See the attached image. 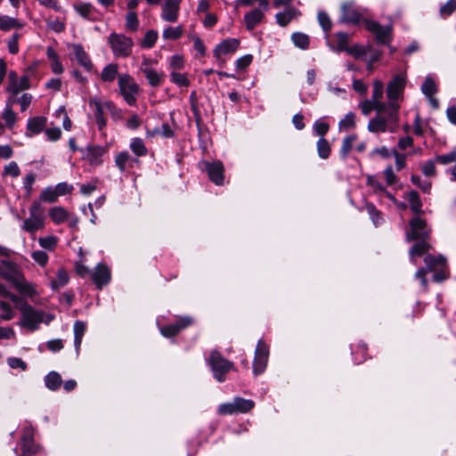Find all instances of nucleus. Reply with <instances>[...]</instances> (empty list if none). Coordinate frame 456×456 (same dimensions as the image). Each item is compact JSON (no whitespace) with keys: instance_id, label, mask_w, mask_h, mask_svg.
Wrapping results in <instances>:
<instances>
[{"instance_id":"obj_1","label":"nucleus","mask_w":456,"mask_h":456,"mask_svg":"<svg viewBox=\"0 0 456 456\" xmlns=\"http://www.w3.org/2000/svg\"><path fill=\"white\" fill-rule=\"evenodd\" d=\"M407 83L406 74L402 72L395 75L387 83L386 95L388 103V113L386 120L383 118L374 117L370 119L367 128L373 134L395 133L399 126L400 102L403 100L404 89Z\"/></svg>"},{"instance_id":"obj_2","label":"nucleus","mask_w":456,"mask_h":456,"mask_svg":"<svg viewBox=\"0 0 456 456\" xmlns=\"http://www.w3.org/2000/svg\"><path fill=\"white\" fill-rule=\"evenodd\" d=\"M0 276L12 283L16 289L25 296L33 297L37 293L35 286L25 280L17 265L11 261H0Z\"/></svg>"},{"instance_id":"obj_3","label":"nucleus","mask_w":456,"mask_h":456,"mask_svg":"<svg viewBox=\"0 0 456 456\" xmlns=\"http://www.w3.org/2000/svg\"><path fill=\"white\" fill-rule=\"evenodd\" d=\"M18 309L21 313V319L18 323L19 326L29 331L37 330L42 322L50 323L53 319V315L46 314L41 310H37L28 304H21L18 305Z\"/></svg>"},{"instance_id":"obj_4","label":"nucleus","mask_w":456,"mask_h":456,"mask_svg":"<svg viewBox=\"0 0 456 456\" xmlns=\"http://www.w3.org/2000/svg\"><path fill=\"white\" fill-rule=\"evenodd\" d=\"M118 91L124 101L130 106L136 103L140 93V86L128 73H122L118 80Z\"/></svg>"},{"instance_id":"obj_5","label":"nucleus","mask_w":456,"mask_h":456,"mask_svg":"<svg viewBox=\"0 0 456 456\" xmlns=\"http://www.w3.org/2000/svg\"><path fill=\"white\" fill-rule=\"evenodd\" d=\"M89 106L94 110V116L99 130H102L106 125V119L104 118L105 110H109L113 116L119 113V110L111 101H102L99 97H92L88 101Z\"/></svg>"},{"instance_id":"obj_6","label":"nucleus","mask_w":456,"mask_h":456,"mask_svg":"<svg viewBox=\"0 0 456 456\" xmlns=\"http://www.w3.org/2000/svg\"><path fill=\"white\" fill-rule=\"evenodd\" d=\"M108 44L116 58H126L133 51L134 41L131 37L121 33H110L108 37Z\"/></svg>"},{"instance_id":"obj_7","label":"nucleus","mask_w":456,"mask_h":456,"mask_svg":"<svg viewBox=\"0 0 456 456\" xmlns=\"http://www.w3.org/2000/svg\"><path fill=\"white\" fill-rule=\"evenodd\" d=\"M31 87L30 77L28 75L19 77L17 72L11 70L8 73L7 85L5 91L8 94L7 99L16 102V96L22 91Z\"/></svg>"},{"instance_id":"obj_8","label":"nucleus","mask_w":456,"mask_h":456,"mask_svg":"<svg viewBox=\"0 0 456 456\" xmlns=\"http://www.w3.org/2000/svg\"><path fill=\"white\" fill-rule=\"evenodd\" d=\"M45 226L44 210L39 202H33L29 208V216L23 221L22 230L34 234Z\"/></svg>"},{"instance_id":"obj_9","label":"nucleus","mask_w":456,"mask_h":456,"mask_svg":"<svg viewBox=\"0 0 456 456\" xmlns=\"http://www.w3.org/2000/svg\"><path fill=\"white\" fill-rule=\"evenodd\" d=\"M208 363L218 382H224L225 380V374L233 369V363L224 358L221 354L216 350L210 353Z\"/></svg>"},{"instance_id":"obj_10","label":"nucleus","mask_w":456,"mask_h":456,"mask_svg":"<svg viewBox=\"0 0 456 456\" xmlns=\"http://www.w3.org/2000/svg\"><path fill=\"white\" fill-rule=\"evenodd\" d=\"M255 406V403L250 399L235 397L232 402L220 404L218 413L221 415H232L239 413H247Z\"/></svg>"},{"instance_id":"obj_11","label":"nucleus","mask_w":456,"mask_h":456,"mask_svg":"<svg viewBox=\"0 0 456 456\" xmlns=\"http://www.w3.org/2000/svg\"><path fill=\"white\" fill-rule=\"evenodd\" d=\"M410 231L406 232V240H428L431 229L428 226L425 219L416 216L410 221Z\"/></svg>"},{"instance_id":"obj_12","label":"nucleus","mask_w":456,"mask_h":456,"mask_svg":"<svg viewBox=\"0 0 456 456\" xmlns=\"http://www.w3.org/2000/svg\"><path fill=\"white\" fill-rule=\"evenodd\" d=\"M365 28L373 34L376 40L383 45H388L392 38V25L382 26L379 23L370 20H364Z\"/></svg>"},{"instance_id":"obj_13","label":"nucleus","mask_w":456,"mask_h":456,"mask_svg":"<svg viewBox=\"0 0 456 456\" xmlns=\"http://www.w3.org/2000/svg\"><path fill=\"white\" fill-rule=\"evenodd\" d=\"M155 62L156 61L153 59L143 58L140 66V71L144 74L148 83L153 87L160 86L165 78V74L163 72H159L151 67V64Z\"/></svg>"},{"instance_id":"obj_14","label":"nucleus","mask_w":456,"mask_h":456,"mask_svg":"<svg viewBox=\"0 0 456 456\" xmlns=\"http://www.w3.org/2000/svg\"><path fill=\"white\" fill-rule=\"evenodd\" d=\"M268 346L263 340H259L255 351L253 362V372L255 375H259L265 371L268 362Z\"/></svg>"},{"instance_id":"obj_15","label":"nucleus","mask_w":456,"mask_h":456,"mask_svg":"<svg viewBox=\"0 0 456 456\" xmlns=\"http://www.w3.org/2000/svg\"><path fill=\"white\" fill-rule=\"evenodd\" d=\"M362 16V10L354 1L348 0L341 5L340 21L344 23H357Z\"/></svg>"},{"instance_id":"obj_16","label":"nucleus","mask_w":456,"mask_h":456,"mask_svg":"<svg viewBox=\"0 0 456 456\" xmlns=\"http://www.w3.org/2000/svg\"><path fill=\"white\" fill-rule=\"evenodd\" d=\"M181 0H165L161 5L160 17L164 21L174 23L178 20Z\"/></svg>"},{"instance_id":"obj_17","label":"nucleus","mask_w":456,"mask_h":456,"mask_svg":"<svg viewBox=\"0 0 456 456\" xmlns=\"http://www.w3.org/2000/svg\"><path fill=\"white\" fill-rule=\"evenodd\" d=\"M203 165L209 179L216 185H223L224 181L223 163L221 161H205Z\"/></svg>"},{"instance_id":"obj_18","label":"nucleus","mask_w":456,"mask_h":456,"mask_svg":"<svg viewBox=\"0 0 456 456\" xmlns=\"http://www.w3.org/2000/svg\"><path fill=\"white\" fill-rule=\"evenodd\" d=\"M68 47L75 56V59L77 60L79 65H81L88 72L93 70L94 64L89 55L84 50L81 45L71 44Z\"/></svg>"},{"instance_id":"obj_19","label":"nucleus","mask_w":456,"mask_h":456,"mask_svg":"<svg viewBox=\"0 0 456 456\" xmlns=\"http://www.w3.org/2000/svg\"><path fill=\"white\" fill-rule=\"evenodd\" d=\"M269 8H262L256 7L251 11L248 12L244 15V21L248 30L254 29L257 25H259L264 18L265 13L268 11Z\"/></svg>"},{"instance_id":"obj_20","label":"nucleus","mask_w":456,"mask_h":456,"mask_svg":"<svg viewBox=\"0 0 456 456\" xmlns=\"http://www.w3.org/2000/svg\"><path fill=\"white\" fill-rule=\"evenodd\" d=\"M240 46V41L237 38H227L218 44L214 49V55L216 59L233 53Z\"/></svg>"},{"instance_id":"obj_21","label":"nucleus","mask_w":456,"mask_h":456,"mask_svg":"<svg viewBox=\"0 0 456 456\" xmlns=\"http://www.w3.org/2000/svg\"><path fill=\"white\" fill-rule=\"evenodd\" d=\"M384 97V84L379 79H374L372 81V92L371 97L370 98L375 102L379 108L385 110L386 114L388 113V103L383 101Z\"/></svg>"},{"instance_id":"obj_22","label":"nucleus","mask_w":456,"mask_h":456,"mask_svg":"<svg viewBox=\"0 0 456 456\" xmlns=\"http://www.w3.org/2000/svg\"><path fill=\"white\" fill-rule=\"evenodd\" d=\"M20 445L22 449L21 456H31L38 451V447L33 441V430L31 428H26L22 433Z\"/></svg>"},{"instance_id":"obj_23","label":"nucleus","mask_w":456,"mask_h":456,"mask_svg":"<svg viewBox=\"0 0 456 456\" xmlns=\"http://www.w3.org/2000/svg\"><path fill=\"white\" fill-rule=\"evenodd\" d=\"M47 119L43 116H36L28 119L26 136L32 137L35 134H40L45 131Z\"/></svg>"},{"instance_id":"obj_24","label":"nucleus","mask_w":456,"mask_h":456,"mask_svg":"<svg viewBox=\"0 0 456 456\" xmlns=\"http://www.w3.org/2000/svg\"><path fill=\"white\" fill-rule=\"evenodd\" d=\"M106 150L102 146H88L86 148L84 159L91 166H100L102 163V157L105 154Z\"/></svg>"},{"instance_id":"obj_25","label":"nucleus","mask_w":456,"mask_h":456,"mask_svg":"<svg viewBox=\"0 0 456 456\" xmlns=\"http://www.w3.org/2000/svg\"><path fill=\"white\" fill-rule=\"evenodd\" d=\"M192 320L190 317L180 318L175 324H170L160 329V333L166 338H171L179 333L183 329L190 326Z\"/></svg>"},{"instance_id":"obj_26","label":"nucleus","mask_w":456,"mask_h":456,"mask_svg":"<svg viewBox=\"0 0 456 456\" xmlns=\"http://www.w3.org/2000/svg\"><path fill=\"white\" fill-rule=\"evenodd\" d=\"M91 276L95 285L102 288L110 281V271L105 265L98 264Z\"/></svg>"},{"instance_id":"obj_27","label":"nucleus","mask_w":456,"mask_h":456,"mask_svg":"<svg viewBox=\"0 0 456 456\" xmlns=\"http://www.w3.org/2000/svg\"><path fill=\"white\" fill-rule=\"evenodd\" d=\"M16 103V102L12 100L6 99L4 108L2 111V118L4 123V127L6 126L9 129L13 128L17 120V114L12 110V106Z\"/></svg>"},{"instance_id":"obj_28","label":"nucleus","mask_w":456,"mask_h":456,"mask_svg":"<svg viewBox=\"0 0 456 456\" xmlns=\"http://www.w3.org/2000/svg\"><path fill=\"white\" fill-rule=\"evenodd\" d=\"M359 108L364 116H368L372 110H375L377 112L375 117L380 116V118H383L385 120L387 118L385 110L379 108V106H378L370 99H365L364 101H362L359 103Z\"/></svg>"},{"instance_id":"obj_29","label":"nucleus","mask_w":456,"mask_h":456,"mask_svg":"<svg viewBox=\"0 0 456 456\" xmlns=\"http://www.w3.org/2000/svg\"><path fill=\"white\" fill-rule=\"evenodd\" d=\"M118 65L117 63H108L105 65L100 74V77L104 83H112L116 78L118 79Z\"/></svg>"},{"instance_id":"obj_30","label":"nucleus","mask_w":456,"mask_h":456,"mask_svg":"<svg viewBox=\"0 0 456 456\" xmlns=\"http://www.w3.org/2000/svg\"><path fill=\"white\" fill-rule=\"evenodd\" d=\"M136 161L127 151H122L115 158V164L120 172H125L127 168L132 167Z\"/></svg>"},{"instance_id":"obj_31","label":"nucleus","mask_w":456,"mask_h":456,"mask_svg":"<svg viewBox=\"0 0 456 456\" xmlns=\"http://www.w3.org/2000/svg\"><path fill=\"white\" fill-rule=\"evenodd\" d=\"M24 23L16 18L8 15H0V29L3 31H9L11 29L22 28Z\"/></svg>"},{"instance_id":"obj_32","label":"nucleus","mask_w":456,"mask_h":456,"mask_svg":"<svg viewBox=\"0 0 456 456\" xmlns=\"http://www.w3.org/2000/svg\"><path fill=\"white\" fill-rule=\"evenodd\" d=\"M299 12L295 8H288L284 12L276 14V20L280 26H287L292 20L299 15Z\"/></svg>"},{"instance_id":"obj_33","label":"nucleus","mask_w":456,"mask_h":456,"mask_svg":"<svg viewBox=\"0 0 456 456\" xmlns=\"http://www.w3.org/2000/svg\"><path fill=\"white\" fill-rule=\"evenodd\" d=\"M86 330V324L84 322L77 321L74 323V346L77 354H78L82 338Z\"/></svg>"},{"instance_id":"obj_34","label":"nucleus","mask_w":456,"mask_h":456,"mask_svg":"<svg viewBox=\"0 0 456 456\" xmlns=\"http://www.w3.org/2000/svg\"><path fill=\"white\" fill-rule=\"evenodd\" d=\"M426 268L429 272L436 271L437 268H443L445 265L446 259L443 256H435L432 255H427L424 258Z\"/></svg>"},{"instance_id":"obj_35","label":"nucleus","mask_w":456,"mask_h":456,"mask_svg":"<svg viewBox=\"0 0 456 456\" xmlns=\"http://www.w3.org/2000/svg\"><path fill=\"white\" fill-rule=\"evenodd\" d=\"M49 216L54 224H60L68 219L69 212L62 207H53L49 209Z\"/></svg>"},{"instance_id":"obj_36","label":"nucleus","mask_w":456,"mask_h":456,"mask_svg":"<svg viewBox=\"0 0 456 456\" xmlns=\"http://www.w3.org/2000/svg\"><path fill=\"white\" fill-rule=\"evenodd\" d=\"M69 281V275L68 272L63 268H59L56 273V279L52 280L50 285L53 290H57L68 284Z\"/></svg>"},{"instance_id":"obj_37","label":"nucleus","mask_w":456,"mask_h":456,"mask_svg":"<svg viewBox=\"0 0 456 456\" xmlns=\"http://www.w3.org/2000/svg\"><path fill=\"white\" fill-rule=\"evenodd\" d=\"M427 240H421L420 242L415 243L409 251L411 261L415 264V257L424 255L429 248L430 245L426 241Z\"/></svg>"},{"instance_id":"obj_38","label":"nucleus","mask_w":456,"mask_h":456,"mask_svg":"<svg viewBox=\"0 0 456 456\" xmlns=\"http://www.w3.org/2000/svg\"><path fill=\"white\" fill-rule=\"evenodd\" d=\"M411 211L417 215L422 213V202L419 194L416 191H411L407 194Z\"/></svg>"},{"instance_id":"obj_39","label":"nucleus","mask_w":456,"mask_h":456,"mask_svg":"<svg viewBox=\"0 0 456 456\" xmlns=\"http://www.w3.org/2000/svg\"><path fill=\"white\" fill-rule=\"evenodd\" d=\"M45 383L50 390H57L61 385V377L56 371H51L45 378Z\"/></svg>"},{"instance_id":"obj_40","label":"nucleus","mask_w":456,"mask_h":456,"mask_svg":"<svg viewBox=\"0 0 456 456\" xmlns=\"http://www.w3.org/2000/svg\"><path fill=\"white\" fill-rule=\"evenodd\" d=\"M183 33L182 25L176 27H167L163 30L162 37L165 40H177Z\"/></svg>"},{"instance_id":"obj_41","label":"nucleus","mask_w":456,"mask_h":456,"mask_svg":"<svg viewBox=\"0 0 456 456\" xmlns=\"http://www.w3.org/2000/svg\"><path fill=\"white\" fill-rule=\"evenodd\" d=\"M139 19L135 12L130 11L126 15V29L130 32H136L139 29Z\"/></svg>"},{"instance_id":"obj_42","label":"nucleus","mask_w":456,"mask_h":456,"mask_svg":"<svg viewBox=\"0 0 456 456\" xmlns=\"http://www.w3.org/2000/svg\"><path fill=\"white\" fill-rule=\"evenodd\" d=\"M291 40L293 44L303 50H305L309 46V37L306 34L301 32H295L291 36Z\"/></svg>"},{"instance_id":"obj_43","label":"nucleus","mask_w":456,"mask_h":456,"mask_svg":"<svg viewBox=\"0 0 456 456\" xmlns=\"http://www.w3.org/2000/svg\"><path fill=\"white\" fill-rule=\"evenodd\" d=\"M130 149L138 157L146 155L148 151L143 140L141 138H134L130 142Z\"/></svg>"},{"instance_id":"obj_44","label":"nucleus","mask_w":456,"mask_h":456,"mask_svg":"<svg viewBox=\"0 0 456 456\" xmlns=\"http://www.w3.org/2000/svg\"><path fill=\"white\" fill-rule=\"evenodd\" d=\"M421 92L426 96H433L437 92L435 80L431 77H427L421 86Z\"/></svg>"},{"instance_id":"obj_45","label":"nucleus","mask_w":456,"mask_h":456,"mask_svg":"<svg viewBox=\"0 0 456 456\" xmlns=\"http://www.w3.org/2000/svg\"><path fill=\"white\" fill-rule=\"evenodd\" d=\"M355 126V115L353 112H348L343 119L338 123L340 131H348Z\"/></svg>"},{"instance_id":"obj_46","label":"nucleus","mask_w":456,"mask_h":456,"mask_svg":"<svg viewBox=\"0 0 456 456\" xmlns=\"http://www.w3.org/2000/svg\"><path fill=\"white\" fill-rule=\"evenodd\" d=\"M170 81L180 87H187L190 85L187 75L177 71H172L170 73Z\"/></svg>"},{"instance_id":"obj_47","label":"nucleus","mask_w":456,"mask_h":456,"mask_svg":"<svg viewBox=\"0 0 456 456\" xmlns=\"http://www.w3.org/2000/svg\"><path fill=\"white\" fill-rule=\"evenodd\" d=\"M38 243L41 248L49 251L54 250L58 244V239L55 236L50 235L38 238Z\"/></svg>"},{"instance_id":"obj_48","label":"nucleus","mask_w":456,"mask_h":456,"mask_svg":"<svg viewBox=\"0 0 456 456\" xmlns=\"http://www.w3.org/2000/svg\"><path fill=\"white\" fill-rule=\"evenodd\" d=\"M317 151L321 159H326L330 154V147L329 142L324 137H320L317 142Z\"/></svg>"},{"instance_id":"obj_49","label":"nucleus","mask_w":456,"mask_h":456,"mask_svg":"<svg viewBox=\"0 0 456 456\" xmlns=\"http://www.w3.org/2000/svg\"><path fill=\"white\" fill-rule=\"evenodd\" d=\"M159 37V34L156 30L151 29L148 30L144 37L142 38V41L141 43L142 47L143 48H151L155 45L157 39Z\"/></svg>"},{"instance_id":"obj_50","label":"nucleus","mask_w":456,"mask_h":456,"mask_svg":"<svg viewBox=\"0 0 456 456\" xmlns=\"http://www.w3.org/2000/svg\"><path fill=\"white\" fill-rule=\"evenodd\" d=\"M365 208L375 225H379L383 222L381 213L376 208V207L373 204H366Z\"/></svg>"},{"instance_id":"obj_51","label":"nucleus","mask_w":456,"mask_h":456,"mask_svg":"<svg viewBox=\"0 0 456 456\" xmlns=\"http://www.w3.org/2000/svg\"><path fill=\"white\" fill-rule=\"evenodd\" d=\"M411 181L418 186L424 193H430L432 183L428 180H422L419 175H412Z\"/></svg>"},{"instance_id":"obj_52","label":"nucleus","mask_w":456,"mask_h":456,"mask_svg":"<svg viewBox=\"0 0 456 456\" xmlns=\"http://www.w3.org/2000/svg\"><path fill=\"white\" fill-rule=\"evenodd\" d=\"M20 175V169L19 165L15 161H11L7 165L4 166L3 175L4 176H11L12 178H16Z\"/></svg>"},{"instance_id":"obj_53","label":"nucleus","mask_w":456,"mask_h":456,"mask_svg":"<svg viewBox=\"0 0 456 456\" xmlns=\"http://www.w3.org/2000/svg\"><path fill=\"white\" fill-rule=\"evenodd\" d=\"M58 198L54 188L51 186L45 188L40 194V200L44 202L53 203Z\"/></svg>"},{"instance_id":"obj_54","label":"nucleus","mask_w":456,"mask_h":456,"mask_svg":"<svg viewBox=\"0 0 456 456\" xmlns=\"http://www.w3.org/2000/svg\"><path fill=\"white\" fill-rule=\"evenodd\" d=\"M355 140H356L355 134H351L349 136H346L343 140L342 145H341V150H340V154L342 155L343 158H346L348 155V153L352 150L353 143L354 142Z\"/></svg>"},{"instance_id":"obj_55","label":"nucleus","mask_w":456,"mask_h":456,"mask_svg":"<svg viewBox=\"0 0 456 456\" xmlns=\"http://www.w3.org/2000/svg\"><path fill=\"white\" fill-rule=\"evenodd\" d=\"M169 69L172 71H177L184 68V59L182 55L175 54L170 57L168 61Z\"/></svg>"},{"instance_id":"obj_56","label":"nucleus","mask_w":456,"mask_h":456,"mask_svg":"<svg viewBox=\"0 0 456 456\" xmlns=\"http://www.w3.org/2000/svg\"><path fill=\"white\" fill-rule=\"evenodd\" d=\"M33 96L31 94L23 93L20 97L16 96V103L20 106V111L24 112L31 104Z\"/></svg>"},{"instance_id":"obj_57","label":"nucleus","mask_w":456,"mask_h":456,"mask_svg":"<svg viewBox=\"0 0 456 456\" xmlns=\"http://www.w3.org/2000/svg\"><path fill=\"white\" fill-rule=\"evenodd\" d=\"M32 259L40 266L44 267L47 265L49 256L42 250H35L31 253Z\"/></svg>"},{"instance_id":"obj_58","label":"nucleus","mask_w":456,"mask_h":456,"mask_svg":"<svg viewBox=\"0 0 456 456\" xmlns=\"http://www.w3.org/2000/svg\"><path fill=\"white\" fill-rule=\"evenodd\" d=\"M346 52L355 58L364 60L367 56L368 49L362 45H355L349 47Z\"/></svg>"},{"instance_id":"obj_59","label":"nucleus","mask_w":456,"mask_h":456,"mask_svg":"<svg viewBox=\"0 0 456 456\" xmlns=\"http://www.w3.org/2000/svg\"><path fill=\"white\" fill-rule=\"evenodd\" d=\"M0 308L3 311V314H0V318H2L3 321H10L14 318L15 313L8 303L1 301Z\"/></svg>"},{"instance_id":"obj_60","label":"nucleus","mask_w":456,"mask_h":456,"mask_svg":"<svg viewBox=\"0 0 456 456\" xmlns=\"http://www.w3.org/2000/svg\"><path fill=\"white\" fill-rule=\"evenodd\" d=\"M74 9L81 17L88 19L92 14L93 6L90 4H78L74 5Z\"/></svg>"},{"instance_id":"obj_61","label":"nucleus","mask_w":456,"mask_h":456,"mask_svg":"<svg viewBox=\"0 0 456 456\" xmlns=\"http://www.w3.org/2000/svg\"><path fill=\"white\" fill-rule=\"evenodd\" d=\"M20 35L19 33H13L7 42L8 51L12 54L19 53V39Z\"/></svg>"},{"instance_id":"obj_62","label":"nucleus","mask_w":456,"mask_h":456,"mask_svg":"<svg viewBox=\"0 0 456 456\" xmlns=\"http://www.w3.org/2000/svg\"><path fill=\"white\" fill-rule=\"evenodd\" d=\"M435 160L436 163L442 165H448L450 163H452L456 160V151H451L444 155H438L436 157Z\"/></svg>"},{"instance_id":"obj_63","label":"nucleus","mask_w":456,"mask_h":456,"mask_svg":"<svg viewBox=\"0 0 456 456\" xmlns=\"http://www.w3.org/2000/svg\"><path fill=\"white\" fill-rule=\"evenodd\" d=\"M367 184L370 186L373 192L378 195H381L382 192L385 191L384 186L374 176H368Z\"/></svg>"},{"instance_id":"obj_64","label":"nucleus","mask_w":456,"mask_h":456,"mask_svg":"<svg viewBox=\"0 0 456 456\" xmlns=\"http://www.w3.org/2000/svg\"><path fill=\"white\" fill-rule=\"evenodd\" d=\"M456 10V0H448L441 8L440 13L444 17L450 16Z\"/></svg>"}]
</instances>
